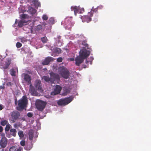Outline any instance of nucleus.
<instances>
[{"label": "nucleus", "mask_w": 151, "mask_h": 151, "mask_svg": "<svg viewBox=\"0 0 151 151\" xmlns=\"http://www.w3.org/2000/svg\"><path fill=\"white\" fill-rule=\"evenodd\" d=\"M4 83L3 84V86H0V91L1 89H4L5 88V87L4 86Z\"/></svg>", "instance_id": "obj_46"}, {"label": "nucleus", "mask_w": 151, "mask_h": 151, "mask_svg": "<svg viewBox=\"0 0 151 151\" xmlns=\"http://www.w3.org/2000/svg\"><path fill=\"white\" fill-rule=\"evenodd\" d=\"M27 103V97L23 96L21 99L18 101V106L17 107V109L19 111L22 110L26 106Z\"/></svg>", "instance_id": "obj_2"}, {"label": "nucleus", "mask_w": 151, "mask_h": 151, "mask_svg": "<svg viewBox=\"0 0 151 151\" xmlns=\"http://www.w3.org/2000/svg\"><path fill=\"white\" fill-rule=\"evenodd\" d=\"M73 99V98L70 97L61 99L58 100L57 103L59 105L65 106L70 103Z\"/></svg>", "instance_id": "obj_5"}, {"label": "nucleus", "mask_w": 151, "mask_h": 151, "mask_svg": "<svg viewBox=\"0 0 151 151\" xmlns=\"http://www.w3.org/2000/svg\"><path fill=\"white\" fill-rule=\"evenodd\" d=\"M8 123H9L8 121L6 119L2 120L1 122V124L2 126H5Z\"/></svg>", "instance_id": "obj_25"}, {"label": "nucleus", "mask_w": 151, "mask_h": 151, "mask_svg": "<svg viewBox=\"0 0 151 151\" xmlns=\"http://www.w3.org/2000/svg\"><path fill=\"white\" fill-rule=\"evenodd\" d=\"M91 63H92V62H91Z\"/></svg>", "instance_id": "obj_54"}, {"label": "nucleus", "mask_w": 151, "mask_h": 151, "mask_svg": "<svg viewBox=\"0 0 151 151\" xmlns=\"http://www.w3.org/2000/svg\"><path fill=\"white\" fill-rule=\"evenodd\" d=\"M65 22L66 27L68 30H70L72 27L73 25L71 22V19L70 17H67L65 19Z\"/></svg>", "instance_id": "obj_7"}, {"label": "nucleus", "mask_w": 151, "mask_h": 151, "mask_svg": "<svg viewBox=\"0 0 151 151\" xmlns=\"http://www.w3.org/2000/svg\"><path fill=\"white\" fill-rule=\"evenodd\" d=\"M50 77L47 76H44L42 78L45 81L51 84L58 83L60 80L59 75L54 72L51 71L49 73Z\"/></svg>", "instance_id": "obj_1"}, {"label": "nucleus", "mask_w": 151, "mask_h": 151, "mask_svg": "<svg viewBox=\"0 0 151 151\" xmlns=\"http://www.w3.org/2000/svg\"><path fill=\"white\" fill-rule=\"evenodd\" d=\"M57 41H58V44H59L58 46H60L61 45L62 43H61V42L60 40H58Z\"/></svg>", "instance_id": "obj_45"}, {"label": "nucleus", "mask_w": 151, "mask_h": 151, "mask_svg": "<svg viewBox=\"0 0 151 151\" xmlns=\"http://www.w3.org/2000/svg\"><path fill=\"white\" fill-rule=\"evenodd\" d=\"M27 15L26 14H23L21 16V18L23 19H25L27 17Z\"/></svg>", "instance_id": "obj_38"}, {"label": "nucleus", "mask_w": 151, "mask_h": 151, "mask_svg": "<svg viewBox=\"0 0 151 151\" xmlns=\"http://www.w3.org/2000/svg\"><path fill=\"white\" fill-rule=\"evenodd\" d=\"M32 3L36 7L38 8L40 6V4L37 0H34Z\"/></svg>", "instance_id": "obj_23"}, {"label": "nucleus", "mask_w": 151, "mask_h": 151, "mask_svg": "<svg viewBox=\"0 0 151 151\" xmlns=\"http://www.w3.org/2000/svg\"><path fill=\"white\" fill-rule=\"evenodd\" d=\"M11 117L9 119L11 123H13L15 122L19 117L20 114L17 111H14L11 113Z\"/></svg>", "instance_id": "obj_4"}, {"label": "nucleus", "mask_w": 151, "mask_h": 151, "mask_svg": "<svg viewBox=\"0 0 151 151\" xmlns=\"http://www.w3.org/2000/svg\"><path fill=\"white\" fill-rule=\"evenodd\" d=\"M28 12L31 14L32 15H33L36 13V11L35 9L32 7H29L27 11Z\"/></svg>", "instance_id": "obj_19"}, {"label": "nucleus", "mask_w": 151, "mask_h": 151, "mask_svg": "<svg viewBox=\"0 0 151 151\" xmlns=\"http://www.w3.org/2000/svg\"><path fill=\"white\" fill-rule=\"evenodd\" d=\"M15 71L14 69H12L10 70V74L12 76H15Z\"/></svg>", "instance_id": "obj_32"}, {"label": "nucleus", "mask_w": 151, "mask_h": 151, "mask_svg": "<svg viewBox=\"0 0 151 151\" xmlns=\"http://www.w3.org/2000/svg\"><path fill=\"white\" fill-rule=\"evenodd\" d=\"M41 40L43 43H45L47 42V38L45 37H43L41 38Z\"/></svg>", "instance_id": "obj_31"}, {"label": "nucleus", "mask_w": 151, "mask_h": 151, "mask_svg": "<svg viewBox=\"0 0 151 151\" xmlns=\"http://www.w3.org/2000/svg\"><path fill=\"white\" fill-rule=\"evenodd\" d=\"M62 88L59 85H56L53 91H52L51 94L52 95L54 96L59 94Z\"/></svg>", "instance_id": "obj_11"}, {"label": "nucleus", "mask_w": 151, "mask_h": 151, "mask_svg": "<svg viewBox=\"0 0 151 151\" xmlns=\"http://www.w3.org/2000/svg\"><path fill=\"white\" fill-rule=\"evenodd\" d=\"M22 45V44L19 42H17L16 44V46L18 48L20 47Z\"/></svg>", "instance_id": "obj_35"}, {"label": "nucleus", "mask_w": 151, "mask_h": 151, "mask_svg": "<svg viewBox=\"0 0 151 151\" xmlns=\"http://www.w3.org/2000/svg\"><path fill=\"white\" fill-rule=\"evenodd\" d=\"M27 39L24 37H22L21 39V41L22 43H24L25 42H27Z\"/></svg>", "instance_id": "obj_37"}, {"label": "nucleus", "mask_w": 151, "mask_h": 151, "mask_svg": "<svg viewBox=\"0 0 151 151\" xmlns=\"http://www.w3.org/2000/svg\"><path fill=\"white\" fill-rule=\"evenodd\" d=\"M57 60L58 62H61L62 61L63 58L62 57H59L57 59Z\"/></svg>", "instance_id": "obj_40"}, {"label": "nucleus", "mask_w": 151, "mask_h": 151, "mask_svg": "<svg viewBox=\"0 0 151 151\" xmlns=\"http://www.w3.org/2000/svg\"><path fill=\"white\" fill-rule=\"evenodd\" d=\"M29 138V140H32L33 137V132L32 130H30L28 133Z\"/></svg>", "instance_id": "obj_24"}, {"label": "nucleus", "mask_w": 151, "mask_h": 151, "mask_svg": "<svg viewBox=\"0 0 151 151\" xmlns=\"http://www.w3.org/2000/svg\"><path fill=\"white\" fill-rule=\"evenodd\" d=\"M21 124L19 122L17 123H16L14 124L13 126L15 128H17L19 127H20Z\"/></svg>", "instance_id": "obj_29"}, {"label": "nucleus", "mask_w": 151, "mask_h": 151, "mask_svg": "<svg viewBox=\"0 0 151 151\" xmlns=\"http://www.w3.org/2000/svg\"><path fill=\"white\" fill-rule=\"evenodd\" d=\"M42 28V26L41 25H38L37 26V29L40 30Z\"/></svg>", "instance_id": "obj_41"}, {"label": "nucleus", "mask_w": 151, "mask_h": 151, "mask_svg": "<svg viewBox=\"0 0 151 151\" xmlns=\"http://www.w3.org/2000/svg\"><path fill=\"white\" fill-rule=\"evenodd\" d=\"M90 52L84 47L81 49L79 52L80 56L84 59L86 58L90 55Z\"/></svg>", "instance_id": "obj_6"}, {"label": "nucleus", "mask_w": 151, "mask_h": 151, "mask_svg": "<svg viewBox=\"0 0 151 151\" xmlns=\"http://www.w3.org/2000/svg\"><path fill=\"white\" fill-rule=\"evenodd\" d=\"M61 38V37L60 35L58 36L57 38H55V40L57 41L58 40H60Z\"/></svg>", "instance_id": "obj_44"}, {"label": "nucleus", "mask_w": 151, "mask_h": 151, "mask_svg": "<svg viewBox=\"0 0 151 151\" xmlns=\"http://www.w3.org/2000/svg\"><path fill=\"white\" fill-rule=\"evenodd\" d=\"M54 60V58L51 57H47L42 62V64L43 65H48L50 62L53 61Z\"/></svg>", "instance_id": "obj_13"}, {"label": "nucleus", "mask_w": 151, "mask_h": 151, "mask_svg": "<svg viewBox=\"0 0 151 151\" xmlns=\"http://www.w3.org/2000/svg\"><path fill=\"white\" fill-rule=\"evenodd\" d=\"M58 72L59 74L63 78L67 79L70 76L69 71L65 68L63 66L59 68Z\"/></svg>", "instance_id": "obj_3"}, {"label": "nucleus", "mask_w": 151, "mask_h": 151, "mask_svg": "<svg viewBox=\"0 0 151 151\" xmlns=\"http://www.w3.org/2000/svg\"><path fill=\"white\" fill-rule=\"evenodd\" d=\"M23 75V79L25 82L27 84H31V78L29 74L27 73H24Z\"/></svg>", "instance_id": "obj_9"}, {"label": "nucleus", "mask_w": 151, "mask_h": 151, "mask_svg": "<svg viewBox=\"0 0 151 151\" xmlns=\"http://www.w3.org/2000/svg\"><path fill=\"white\" fill-rule=\"evenodd\" d=\"M88 62H89L87 60H86V63L88 64Z\"/></svg>", "instance_id": "obj_50"}, {"label": "nucleus", "mask_w": 151, "mask_h": 151, "mask_svg": "<svg viewBox=\"0 0 151 151\" xmlns=\"http://www.w3.org/2000/svg\"><path fill=\"white\" fill-rule=\"evenodd\" d=\"M103 7L102 6H98L96 8H94V7H93L91 9L90 11V12L89 14L92 15V13L97 14L98 13V9H102Z\"/></svg>", "instance_id": "obj_16"}, {"label": "nucleus", "mask_w": 151, "mask_h": 151, "mask_svg": "<svg viewBox=\"0 0 151 151\" xmlns=\"http://www.w3.org/2000/svg\"><path fill=\"white\" fill-rule=\"evenodd\" d=\"M90 12H88L87 15L81 17V19L83 22H86L87 23L89 22H90L91 19V17L93 16V14L94 13H92V15H91L89 13Z\"/></svg>", "instance_id": "obj_8"}, {"label": "nucleus", "mask_w": 151, "mask_h": 151, "mask_svg": "<svg viewBox=\"0 0 151 151\" xmlns=\"http://www.w3.org/2000/svg\"><path fill=\"white\" fill-rule=\"evenodd\" d=\"M17 19H16V21H15V24H16V23H17Z\"/></svg>", "instance_id": "obj_52"}, {"label": "nucleus", "mask_w": 151, "mask_h": 151, "mask_svg": "<svg viewBox=\"0 0 151 151\" xmlns=\"http://www.w3.org/2000/svg\"><path fill=\"white\" fill-rule=\"evenodd\" d=\"M42 19L44 20H47L48 19V17L46 15H43L42 17Z\"/></svg>", "instance_id": "obj_34"}, {"label": "nucleus", "mask_w": 151, "mask_h": 151, "mask_svg": "<svg viewBox=\"0 0 151 151\" xmlns=\"http://www.w3.org/2000/svg\"><path fill=\"white\" fill-rule=\"evenodd\" d=\"M20 145L23 146H24L25 145V141L24 140H22L20 142Z\"/></svg>", "instance_id": "obj_39"}, {"label": "nucleus", "mask_w": 151, "mask_h": 151, "mask_svg": "<svg viewBox=\"0 0 151 151\" xmlns=\"http://www.w3.org/2000/svg\"><path fill=\"white\" fill-rule=\"evenodd\" d=\"M82 45L84 46H85L86 47L87 49H89L88 47L89 45L87 43V42L86 40H83L82 41Z\"/></svg>", "instance_id": "obj_28"}, {"label": "nucleus", "mask_w": 151, "mask_h": 151, "mask_svg": "<svg viewBox=\"0 0 151 151\" xmlns=\"http://www.w3.org/2000/svg\"><path fill=\"white\" fill-rule=\"evenodd\" d=\"M27 115L28 117H31L33 116V114L31 112H29L27 113Z\"/></svg>", "instance_id": "obj_43"}, {"label": "nucleus", "mask_w": 151, "mask_h": 151, "mask_svg": "<svg viewBox=\"0 0 151 151\" xmlns=\"http://www.w3.org/2000/svg\"><path fill=\"white\" fill-rule=\"evenodd\" d=\"M19 137L20 138H22L24 137V132L22 131H19L18 132Z\"/></svg>", "instance_id": "obj_27"}, {"label": "nucleus", "mask_w": 151, "mask_h": 151, "mask_svg": "<svg viewBox=\"0 0 151 151\" xmlns=\"http://www.w3.org/2000/svg\"><path fill=\"white\" fill-rule=\"evenodd\" d=\"M16 150V147L14 146L11 147L9 149V151H15Z\"/></svg>", "instance_id": "obj_36"}, {"label": "nucleus", "mask_w": 151, "mask_h": 151, "mask_svg": "<svg viewBox=\"0 0 151 151\" xmlns=\"http://www.w3.org/2000/svg\"><path fill=\"white\" fill-rule=\"evenodd\" d=\"M84 60L83 58L81 57L79 55L78 56L76 57L75 59L76 65L79 66L80 64L83 62Z\"/></svg>", "instance_id": "obj_14"}, {"label": "nucleus", "mask_w": 151, "mask_h": 151, "mask_svg": "<svg viewBox=\"0 0 151 151\" xmlns=\"http://www.w3.org/2000/svg\"><path fill=\"white\" fill-rule=\"evenodd\" d=\"M3 109V105L0 104V110H2Z\"/></svg>", "instance_id": "obj_48"}, {"label": "nucleus", "mask_w": 151, "mask_h": 151, "mask_svg": "<svg viewBox=\"0 0 151 151\" xmlns=\"http://www.w3.org/2000/svg\"><path fill=\"white\" fill-rule=\"evenodd\" d=\"M11 134L13 137H15L16 135L17 131L14 128H11L10 130Z\"/></svg>", "instance_id": "obj_21"}, {"label": "nucleus", "mask_w": 151, "mask_h": 151, "mask_svg": "<svg viewBox=\"0 0 151 151\" xmlns=\"http://www.w3.org/2000/svg\"><path fill=\"white\" fill-rule=\"evenodd\" d=\"M49 21L51 24H53L54 22V19L52 17L50 18L49 19Z\"/></svg>", "instance_id": "obj_33"}, {"label": "nucleus", "mask_w": 151, "mask_h": 151, "mask_svg": "<svg viewBox=\"0 0 151 151\" xmlns=\"http://www.w3.org/2000/svg\"><path fill=\"white\" fill-rule=\"evenodd\" d=\"M46 104L43 101H41L37 103L36 105V106L37 109L40 111H43L45 107Z\"/></svg>", "instance_id": "obj_12"}, {"label": "nucleus", "mask_w": 151, "mask_h": 151, "mask_svg": "<svg viewBox=\"0 0 151 151\" xmlns=\"http://www.w3.org/2000/svg\"><path fill=\"white\" fill-rule=\"evenodd\" d=\"M11 59L8 58L6 60V61L5 62L4 66H3V68L4 69H6L8 68L9 66L11 64Z\"/></svg>", "instance_id": "obj_18"}, {"label": "nucleus", "mask_w": 151, "mask_h": 151, "mask_svg": "<svg viewBox=\"0 0 151 151\" xmlns=\"http://www.w3.org/2000/svg\"><path fill=\"white\" fill-rule=\"evenodd\" d=\"M35 86L36 88L38 90L41 89V83L40 80H36L35 82Z\"/></svg>", "instance_id": "obj_17"}, {"label": "nucleus", "mask_w": 151, "mask_h": 151, "mask_svg": "<svg viewBox=\"0 0 151 151\" xmlns=\"http://www.w3.org/2000/svg\"><path fill=\"white\" fill-rule=\"evenodd\" d=\"M3 128L2 127L0 126V132H1L3 131Z\"/></svg>", "instance_id": "obj_47"}, {"label": "nucleus", "mask_w": 151, "mask_h": 151, "mask_svg": "<svg viewBox=\"0 0 151 151\" xmlns=\"http://www.w3.org/2000/svg\"><path fill=\"white\" fill-rule=\"evenodd\" d=\"M71 9L72 11H73L75 15L76 16L77 13H82L84 11V9L83 8L81 9H79L77 6H72L71 7Z\"/></svg>", "instance_id": "obj_10"}, {"label": "nucleus", "mask_w": 151, "mask_h": 151, "mask_svg": "<svg viewBox=\"0 0 151 151\" xmlns=\"http://www.w3.org/2000/svg\"><path fill=\"white\" fill-rule=\"evenodd\" d=\"M26 22H27L25 20H21L18 22V26L19 27H21L25 24Z\"/></svg>", "instance_id": "obj_22"}, {"label": "nucleus", "mask_w": 151, "mask_h": 151, "mask_svg": "<svg viewBox=\"0 0 151 151\" xmlns=\"http://www.w3.org/2000/svg\"><path fill=\"white\" fill-rule=\"evenodd\" d=\"M22 149L21 147H19L18 149H17L16 151H21Z\"/></svg>", "instance_id": "obj_49"}, {"label": "nucleus", "mask_w": 151, "mask_h": 151, "mask_svg": "<svg viewBox=\"0 0 151 151\" xmlns=\"http://www.w3.org/2000/svg\"><path fill=\"white\" fill-rule=\"evenodd\" d=\"M88 67V66H86L85 65H84V68H87V67Z\"/></svg>", "instance_id": "obj_51"}, {"label": "nucleus", "mask_w": 151, "mask_h": 151, "mask_svg": "<svg viewBox=\"0 0 151 151\" xmlns=\"http://www.w3.org/2000/svg\"><path fill=\"white\" fill-rule=\"evenodd\" d=\"M12 85L13 83L11 82H8L6 84V85L8 86H11Z\"/></svg>", "instance_id": "obj_42"}, {"label": "nucleus", "mask_w": 151, "mask_h": 151, "mask_svg": "<svg viewBox=\"0 0 151 151\" xmlns=\"http://www.w3.org/2000/svg\"><path fill=\"white\" fill-rule=\"evenodd\" d=\"M29 92L32 95H33L35 93V91L34 87L32 86V84H30V88L29 89Z\"/></svg>", "instance_id": "obj_20"}, {"label": "nucleus", "mask_w": 151, "mask_h": 151, "mask_svg": "<svg viewBox=\"0 0 151 151\" xmlns=\"http://www.w3.org/2000/svg\"><path fill=\"white\" fill-rule=\"evenodd\" d=\"M7 143V139L6 137L1 138L0 141V145L3 148H5L6 146Z\"/></svg>", "instance_id": "obj_15"}, {"label": "nucleus", "mask_w": 151, "mask_h": 151, "mask_svg": "<svg viewBox=\"0 0 151 151\" xmlns=\"http://www.w3.org/2000/svg\"><path fill=\"white\" fill-rule=\"evenodd\" d=\"M61 51V49L59 48H56L54 49V52L58 54L60 53Z\"/></svg>", "instance_id": "obj_30"}, {"label": "nucleus", "mask_w": 151, "mask_h": 151, "mask_svg": "<svg viewBox=\"0 0 151 151\" xmlns=\"http://www.w3.org/2000/svg\"><path fill=\"white\" fill-rule=\"evenodd\" d=\"M12 126L11 124L8 123L7 125H6V126L5 128V132H8L9 129H11Z\"/></svg>", "instance_id": "obj_26"}, {"label": "nucleus", "mask_w": 151, "mask_h": 151, "mask_svg": "<svg viewBox=\"0 0 151 151\" xmlns=\"http://www.w3.org/2000/svg\"><path fill=\"white\" fill-rule=\"evenodd\" d=\"M45 70H47V68H45Z\"/></svg>", "instance_id": "obj_53"}]
</instances>
